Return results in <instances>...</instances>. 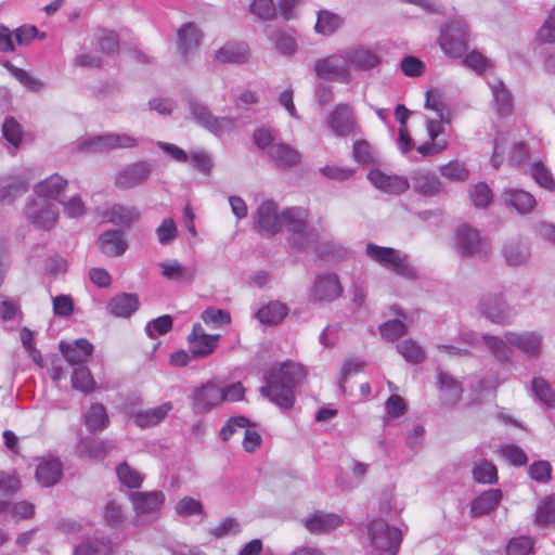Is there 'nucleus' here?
<instances>
[{
  "instance_id": "nucleus-44",
  "label": "nucleus",
  "mask_w": 555,
  "mask_h": 555,
  "mask_svg": "<svg viewBox=\"0 0 555 555\" xmlns=\"http://www.w3.org/2000/svg\"><path fill=\"white\" fill-rule=\"evenodd\" d=\"M18 488L20 480L16 477L0 473V513L7 511L10 498Z\"/></svg>"
},
{
  "instance_id": "nucleus-21",
  "label": "nucleus",
  "mask_w": 555,
  "mask_h": 555,
  "mask_svg": "<svg viewBox=\"0 0 555 555\" xmlns=\"http://www.w3.org/2000/svg\"><path fill=\"white\" fill-rule=\"evenodd\" d=\"M137 514H153L159 511L165 501L162 491L132 492L129 495Z\"/></svg>"
},
{
  "instance_id": "nucleus-18",
  "label": "nucleus",
  "mask_w": 555,
  "mask_h": 555,
  "mask_svg": "<svg viewBox=\"0 0 555 555\" xmlns=\"http://www.w3.org/2000/svg\"><path fill=\"white\" fill-rule=\"evenodd\" d=\"M343 524L344 519L340 515L323 511L312 513L305 520V527L311 533H327L337 529Z\"/></svg>"
},
{
  "instance_id": "nucleus-53",
  "label": "nucleus",
  "mask_w": 555,
  "mask_h": 555,
  "mask_svg": "<svg viewBox=\"0 0 555 555\" xmlns=\"http://www.w3.org/2000/svg\"><path fill=\"white\" fill-rule=\"evenodd\" d=\"M473 477L479 483H495L498 470L494 464L483 461L474 467Z\"/></svg>"
},
{
  "instance_id": "nucleus-60",
  "label": "nucleus",
  "mask_w": 555,
  "mask_h": 555,
  "mask_svg": "<svg viewBox=\"0 0 555 555\" xmlns=\"http://www.w3.org/2000/svg\"><path fill=\"white\" fill-rule=\"evenodd\" d=\"M482 339L498 359L507 361L511 358V350L505 338L486 335Z\"/></svg>"
},
{
  "instance_id": "nucleus-33",
  "label": "nucleus",
  "mask_w": 555,
  "mask_h": 555,
  "mask_svg": "<svg viewBox=\"0 0 555 555\" xmlns=\"http://www.w3.org/2000/svg\"><path fill=\"white\" fill-rule=\"evenodd\" d=\"M107 308L114 317L128 318L138 310L139 299L134 294L122 293L112 298Z\"/></svg>"
},
{
  "instance_id": "nucleus-11",
  "label": "nucleus",
  "mask_w": 555,
  "mask_h": 555,
  "mask_svg": "<svg viewBox=\"0 0 555 555\" xmlns=\"http://www.w3.org/2000/svg\"><path fill=\"white\" fill-rule=\"evenodd\" d=\"M478 309L482 315L493 323L509 322L515 315L504 298L498 294H488L480 298Z\"/></svg>"
},
{
  "instance_id": "nucleus-22",
  "label": "nucleus",
  "mask_w": 555,
  "mask_h": 555,
  "mask_svg": "<svg viewBox=\"0 0 555 555\" xmlns=\"http://www.w3.org/2000/svg\"><path fill=\"white\" fill-rule=\"evenodd\" d=\"M250 51L246 42H227L215 53V59L221 64H244L249 60Z\"/></svg>"
},
{
  "instance_id": "nucleus-36",
  "label": "nucleus",
  "mask_w": 555,
  "mask_h": 555,
  "mask_svg": "<svg viewBox=\"0 0 555 555\" xmlns=\"http://www.w3.org/2000/svg\"><path fill=\"white\" fill-rule=\"evenodd\" d=\"M171 410L172 403L164 402L158 406L138 412L134 415V424L141 428L155 426L160 423Z\"/></svg>"
},
{
  "instance_id": "nucleus-42",
  "label": "nucleus",
  "mask_w": 555,
  "mask_h": 555,
  "mask_svg": "<svg viewBox=\"0 0 555 555\" xmlns=\"http://www.w3.org/2000/svg\"><path fill=\"white\" fill-rule=\"evenodd\" d=\"M343 23L344 21L338 14L321 10L318 12L314 29L317 34L327 37L334 35L343 26Z\"/></svg>"
},
{
  "instance_id": "nucleus-26",
  "label": "nucleus",
  "mask_w": 555,
  "mask_h": 555,
  "mask_svg": "<svg viewBox=\"0 0 555 555\" xmlns=\"http://www.w3.org/2000/svg\"><path fill=\"white\" fill-rule=\"evenodd\" d=\"M140 211L134 206L114 204L103 214L107 222L129 228L140 219Z\"/></svg>"
},
{
  "instance_id": "nucleus-54",
  "label": "nucleus",
  "mask_w": 555,
  "mask_h": 555,
  "mask_svg": "<svg viewBox=\"0 0 555 555\" xmlns=\"http://www.w3.org/2000/svg\"><path fill=\"white\" fill-rule=\"evenodd\" d=\"M160 245H170L178 236V229L172 218H165L155 230Z\"/></svg>"
},
{
  "instance_id": "nucleus-34",
  "label": "nucleus",
  "mask_w": 555,
  "mask_h": 555,
  "mask_svg": "<svg viewBox=\"0 0 555 555\" xmlns=\"http://www.w3.org/2000/svg\"><path fill=\"white\" fill-rule=\"evenodd\" d=\"M438 384L442 392L441 399L443 404L447 406H453L456 404L463 392L461 384L444 372H439Z\"/></svg>"
},
{
  "instance_id": "nucleus-28",
  "label": "nucleus",
  "mask_w": 555,
  "mask_h": 555,
  "mask_svg": "<svg viewBox=\"0 0 555 555\" xmlns=\"http://www.w3.org/2000/svg\"><path fill=\"white\" fill-rule=\"evenodd\" d=\"M60 350L64 359L72 365L85 362L93 351L92 344L85 339L79 338L73 344L61 341Z\"/></svg>"
},
{
  "instance_id": "nucleus-43",
  "label": "nucleus",
  "mask_w": 555,
  "mask_h": 555,
  "mask_svg": "<svg viewBox=\"0 0 555 555\" xmlns=\"http://www.w3.org/2000/svg\"><path fill=\"white\" fill-rule=\"evenodd\" d=\"M109 420L103 404L95 403L85 415V424L90 433H99L108 426Z\"/></svg>"
},
{
  "instance_id": "nucleus-57",
  "label": "nucleus",
  "mask_w": 555,
  "mask_h": 555,
  "mask_svg": "<svg viewBox=\"0 0 555 555\" xmlns=\"http://www.w3.org/2000/svg\"><path fill=\"white\" fill-rule=\"evenodd\" d=\"M378 330L385 340L393 341L405 334L406 326L401 320L395 319L385 322Z\"/></svg>"
},
{
  "instance_id": "nucleus-10",
  "label": "nucleus",
  "mask_w": 555,
  "mask_h": 555,
  "mask_svg": "<svg viewBox=\"0 0 555 555\" xmlns=\"http://www.w3.org/2000/svg\"><path fill=\"white\" fill-rule=\"evenodd\" d=\"M153 166L150 162L141 160L130 164L119 170L115 177V185L120 190L134 189L144 184L151 177Z\"/></svg>"
},
{
  "instance_id": "nucleus-4",
  "label": "nucleus",
  "mask_w": 555,
  "mask_h": 555,
  "mask_svg": "<svg viewBox=\"0 0 555 555\" xmlns=\"http://www.w3.org/2000/svg\"><path fill=\"white\" fill-rule=\"evenodd\" d=\"M468 26L464 18L455 17L441 30L439 44L450 57H461L467 50Z\"/></svg>"
},
{
  "instance_id": "nucleus-25",
  "label": "nucleus",
  "mask_w": 555,
  "mask_h": 555,
  "mask_svg": "<svg viewBox=\"0 0 555 555\" xmlns=\"http://www.w3.org/2000/svg\"><path fill=\"white\" fill-rule=\"evenodd\" d=\"M100 250L109 257H118L125 254L128 244L124 238V232L119 230H107L98 238Z\"/></svg>"
},
{
  "instance_id": "nucleus-30",
  "label": "nucleus",
  "mask_w": 555,
  "mask_h": 555,
  "mask_svg": "<svg viewBox=\"0 0 555 555\" xmlns=\"http://www.w3.org/2000/svg\"><path fill=\"white\" fill-rule=\"evenodd\" d=\"M503 498L500 489H489L480 493L472 501V517H480L496 508Z\"/></svg>"
},
{
  "instance_id": "nucleus-40",
  "label": "nucleus",
  "mask_w": 555,
  "mask_h": 555,
  "mask_svg": "<svg viewBox=\"0 0 555 555\" xmlns=\"http://www.w3.org/2000/svg\"><path fill=\"white\" fill-rule=\"evenodd\" d=\"M287 312L286 305L280 301H271L257 311L256 318L261 324L275 325L285 319Z\"/></svg>"
},
{
  "instance_id": "nucleus-62",
  "label": "nucleus",
  "mask_w": 555,
  "mask_h": 555,
  "mask_svg": "<svg viewBox=\"0 0 555 555\" xmlns=\"http://www.w3.org/2000/svg\"><path fill=\"white\" fill-rule=\"evenodd\" d=\"M534 541L527 535H521L512 539L506 545V555H528L532 547Z\"/></svg>"
},
{
  "instance_id": "nucleus-31",
  "label": "nucleus",
  "mask_w": 555,
  "mask_h": 555,
  "mask_svg": "<svg viewBox=\"0 0 555 555\" xmlns=\"http://www.w3.org/2000/svg\"><path fill=\"white\" fill-rule=\"evenodd\" d=\"M115 448L116 443L113 440H96L89 437L80 439L77 443V449L81 454L95 460H103Z\"/></svg>"
},
{
  "instance_id": "nucleus-2",
  "label": "nucleus",
  "mask_w": 555,
  "mask_h": 555,
  "mask_svg": "<svg viewBox=\"0 0 555 555\" xmlns=\"http://www.w3.org/2000/svg\"><path fill=\"white\" fill-rule=\"evenodd\" d=\"M365 255L379 266L409 280L418 278L417 270L410 263L409 256L392 247H383L369 243Z\"/></svg>"
},
{
  "instance_id": "nucleus-15",
  "label": "nucleus",
  "mask_w": 555,
  "mask_h": 555,
  "mask_svg": "<svg viewBox=\"0 0 555 555\" xmlns=\"http://www.w3.org/2000/svg\"><path fill=\"white\" fill-rule=\"evenodd\" d=\"M257 225L263 235L272 236L281 231V214L273 201H264L257 209Z\"/></svg>"
},
{
  "instance_id": "nucleus-63",
  "label": "nucleus",
  "mask_w": 555,
  "mask_h": 555,
  "mask_svg": "<svg viewBox=\"0 0 555 555\" xmlns=\"http://www.w3.org/2000/svg\"><path fill=\"white\" fill-rule=\"evenodd\" d=\"M272 40L275 49L283 55L291 56L296 52V40L285 31H278Z\"/></svg>"
},
{
  "instance_id": "nucleus-8",
  "label": "nucleus",
  "mask_w": 555,
  "mask_h": 555,
  "mask_svg": "<svg viewBox=\"0 0 555 555\" xmlns=\"http://www.w3.org/2000/svg\"><path fill=\"white\" fill-rule=\"evenodd\" d=\"M455 248L461 256H478L487 258L491 251V245L486 238H481L477 230L467 224L457 228L455 233Z\"/></svg>"
},
{
  "instance_id": "nucleus-56",
  "label": "nucleus",
  "mask_w": 555,
  "mask_h": 555,
  "mask_svg": "<svg viewBox=\"0 0 555 555\" xmlns=\"http://www.w3.org/2000/svg\"><path fill=\"white\" fill-rule=\"evenodd\" d=\"M469 196L473 205L478 208L487 207L492 201V192L483 182L475 184L469 190Z\"/></svg>"
},
{
  "instance_id": "nucleus-20",
  "label": "nucleus",
  "mask_w": 555,
  "mask_h": 555,
  "mask_svg": "<svg viewBox=\"0 0 555 555\" xmlns=\"http://www.w3.org/2000/svg\"><path fill=\"white\" fill-rule=\"evenodd\" d=\"M505 339L508 345L519 349L529 358H537L540 354L542 338L534 332H507L505 334Z\"/></svg>"
},
{
  "instance_id": "nucleus-59",
  "label": "nucleus",
  "mask_w": 555,
  "mask_h": 555,
  "mask_svg": "<svg viewBox=\"0 0 555 555\" xmlns=\"http://www.w3.org/2000/svg\"><path fill=\"white\" fill-rule=\"evenodd\" d=\"M440 173L449 179L456 181H465L468 179L469 171L464 164L452 160L440 167Z\"/></svg>"
},
{
  "instance_id": "nucleus-9",
  "label": "nucleus",
  "mask_w": 555,
  "mask_h": 555,
  "mask_svg": "<svg viewBox=\"0 0 555 555\" xmlns=\"http://www.w3.org/2000/svg\"><path fill=\"white\" fill-rule=\"evenodd\" d=\"M25 215L28 221L36 228L49 231L59 219V208L51 201L38 197L26 204Z\"/></svg>"
},
{
  "instance_id": "nucleus-64",
  "label": "nucleus",
  "mask_w": 555,
  "mask_h": 555,
  "mask_svg": "<svg viewBox=\"0 0 555 555\" xmlns=\"http://www.w3.org/2000/svg\"><path fill=\"white\" fill-rule=\"evenodd\" d=\"M537 37L541 43L555 42V7L551 10L547 18L538 30Z\"/></svg>"
},
{
  "instance_id": "nucleus-61",
  "label": "nucleus",
  "mask_w": 555,
  "mask_h": 555,
  "mask_svg": "<svg viewBox=\"0 0 555 555\" xmlns=\"http://www.w3.org/2000/svg\"><path fill=\"white\" fill-rule=\"evenodd\" d=\"M250 12L262 21H270L276 15V8L273 0H254Z\"/></svg>"
},
{
  "instance_id": "nucleus-3",
  "label": "nucleus",
  "mask_w": 555,
  "mask_h": 555,
  "mask_svg": "<svg viewBox=\"0 0 555 555\" xmlns=\"http://www.w3.org/2000/svg\"><path fill=\"white\" fill-rule=\"evenodd\" d=\"M308 212L300 207H289L281 212V230L292 233V243L298 249H308L318 243L314 230H307Z\"/></svg>"
},
{
  "instance_id": "nucleus-46",
  "label": "nucleus",
  "mask_w": 555,
  "mask_h": 555,
  "mask_svg": "<svg viewBox=\"0 0 555 555\" xmlns=\"http://www.w3.org/2000/svg\"><path fill=\"white\" fill-rule=\"evenodd\" d=\"M80 151L87 152H104L113 150V135L112 133L93 135L85 139L78 143Z\"/></svg>"
},
{
  "instance_id": "nucleus-14",
  "label": "nucleus",
  "mask_w": 555,
  "mask_h": 555,
  "mask_svg": "<svg viewBox=\"0 0 555 555\" xmlns=\"http://www.w3.org/2000/svg\"><path fill=\"white\" fill-rule=\"evenodd\" d=\"M488 86L492 94L493 108L498 116L507 117L514 111V98L505 82L500 78L488 80Z\"/></svg>"
},
{
  "instance_id": "nucleus-29",
  "label": "nucleus",
  "mask_w": 555,
  "mask_h": 555,
  "mask_svg": "<svg viewBox=\"0 0 555 555\" xmlns=\"http://www.w3.org/2000/svg\"><path fill=\"white\" fill-rule=\"evenodd\" d=\"M202 33L194 23H186L178 30V50L186 60L199 47Z\"/></svg>"
},
{
  "instance_id": "nucleus-12",
  "label": "nucleus",
  "mask_w": 555,
  "mask_h": 555,
  "mask_svg": "<svg viewBox=\"0 0 555 555\" xmlns=\"http://www.w3.org/2000/svg\"><path fill=\"white\" fill-rule=\"evenodd\" d=\"M326 126L336 137H346L357 127L356 117L348 104H337L326 118Z\"/></svg>"
},
{
  "instance_id": "nucleus-27",
  "label": "nucleus",
  "mask_w": 555,
  "mask_h": 555,
  "mask_svg": "<svg viewBox=\"0 0 555 555\" xmlns=\"http://www.w3.org/2000/svg\"><path fill=\"white\" fill-rule=\"evenodd\" d=\"M63 465L57 459H42L36 469V479L43 487H52L61 480Z\"/></svg>"
},
{
  "instance_id": "nucleus-13",
  "label": "nucleus",
  "mask_w": 555,
  "mask_h": 555,
  "mask_svg": "<svg viewBox=\"0 0 555 555\" xmlns=\"http://www.w3.org/2000/svg\"><path fill=\"white\" fill-rule=\"evenodd\" d=\"M221 402V387L211 382L196 388L192 396V409L196 414L207 413Z\"/></svg>"
},
{
  "instance_id": "nucleus-23",
  "label": "nucleus",
  "mask_w": 555,
  "mask_h": 555,
  "mask_svg": "<svg viewBox=\"0 0 555 555\" xmlns=\"http://www.w3.org/2000/svg\"><path fill=\"white\" fill-rule=\"evenodd\" d=\"M349 68L370 70L380 63L379 56L372 50L357 47L344 49Z\"/></svg>"
},
{
  "instance_id": "nucleus-7",
  "label": "nucleus",
  "mask_w": 555,
  "mask_h": 555,
  "mask_svg": "<svg viewBox=\"0 0 555 555\" xmlns=\"http://www.w3.org/2000/svg\"><path fill=\"white\" fill-rule=\"evenodd\" d=\"M189 108L194 119L215 135H223L236 129L235 119L214 116L206 105L195 99L189 100Z\"/></svg>"
},
{
  "instance_id": "nucleus-50",
  "label": "nucleus",
  "mask_w": 555,
  "mask_h": 555,
  "mask_svg": "<svg viewBox=\"0 0 555 555\" xmlns=\"http://www.w3.org/2000/svg\"><path fill=\"white\" fill-rule=\"evenodd\" d=\"M116 474L119 481L130 489L140 488L143 481V476L127 463H121L116 467Z\"/></svg>"
},
{
  "instance_id": "nucleus-55",
  "label": "nucleus",
  "mask_w": 555,
  "mask_h": 555,
  "mask_svg": "<svg viewBox=\"0 0 555 555\" xmlns=\"http://www.w3.org/2000/svg\"><path fill=\"white\" fill-rule=\"evenodd\" d=\"M172 327V319L165 314L151 320L145 325V333L150 338L167 334Z\"/></svg>"
},
{
  "instance_id": "nucleus-45",
  "label": "nucleus",
  "mask_w": 555,
  "mask_h": 555,
  "mask_svg": "<svg viewBox=\"0 0 555 555\" xmlns=\"http://www.w3.org/2000/svg\"><path fill=\"white\" fill-rule=\"evenodd\" d=\"M398 352L405 359V361L417 364L425 359L423 348L413 339H404L396 346Z\"/></svg>"
},
{
  "instance_id": "nucleus-58",
  "label": "nucleus",
  "mask_w": 555,
  "mask_h": 555,
  "mask_svg": "<svg viewBox=\"0 0 555 555\" xmlns=\"http://www.w3.org/2000/svg\"><path fill=\"white\" fill-rule=\"evenodd\" d=\"M5 67L11 72L14 78L17 79L28 90L36 92L41 89L42 82L30 76L29 73L25 69L18 68L9 62L5 64Z\"/></svg>"
},
{
  "instance_id": "nucleus-52",
  "label": "nucleus",
  "mask_w": 555,
  "mask_h": 555,
  "mask_svg": "<svg viewBox=\"0 0 555 555\" xmlns=\"http://www.w3.org/2000/svg\"><path fill=\"white\" fill-rule=\"evenodd\" d=\"M531 176L541 188L548 191L555 190V180L553 175L542 162H535L532 164Z\"/></svg>"
},
{
  "instance_id": "nucleus-6",
  "label": "nucleus",
  "mask_w": 555,
  "mask_h": 555,
  "mask_svg": "<svg viewBox=\"0 0 555 555\" xmlns=\"http://www.w3.org/2000/svg\"><path fill=\"white\" fill-rule=\"evenodd\" d=\"M369 535L378 555H397L402 541V532L398 528L383 520H373L369 525Z\"/></svg>"
},
{
  "instance_id": "nucleus-38",
  "label": "nucleus",
  "mask_w": 555,
  "mask_h": 555,
  "mask_svg": "<svg viewBox=\"0 0 555 555\" xmlns=\"http://www.w3.org/2000/svg\"><path fill=\"white\" fill-rule=\"evenodd\" d=\"M162 274L178 282L191 283L196 276L195 267H184L178 260L163 261L160 264Z\"/></svg>"
},
{
  "instance_id": "nucleus-17",
  "label": "nucleus",
  "mask_w": 555,
  "mask_h": 555,
  "mask_svg": "<svg viewBox=\"0 0 555 555\" xmlns=\"http://www.w3.org/2000/svg\"><path fill=\"white\" fill-rule=\"evenodd\" d=\"M341 293L343 288L337 275L328 273L317 276L310 296L314 301H332Z\"/></svg>"
},
{
  "instance_id": "nucleus-19",
  "label": "nucleus",
  "mask_w": 555,
  "mask_h": 555,
  "mask_svg": "<svg viewBox=\"0 0 555 555\" xmlns=\"http://www.w3.org/2000/svg\"><path fill=\"white\" fill-rule=\"evenodd\" d=\"M367 179L376 189L391 194H400L409 189V181L405 177L388 176L379 169H371Z\"/></svg>"
},
{
  "instance_id": "nucleus-32",
  "label": "nucleus",
  "mask_w": 555,
  "mask_h": 555,
  "mask_svg": "<svg viewBox=\"0 0 555 555\" xmlns=\"http://www.w3.org/2000/svg\"><path fill=\"white\" fill-rule=\"evenodd\" d=\"M67 180L57 173L51 175L49 178L38 182L34 191L38 197L47 198L48 201L57 199L60 194L66 189Z\"/></svg>"
},
{
  "instance_id": "nucleus-1",
  "label": "nucleus",
  "mask_w": 555,
  "mask_h": 555,
  "mask_svg": "<svg viewBox=\"0 0 555 555\" xmlns=\"http://www.w3.org/2000/svg\"><path fill=\"white\" fill-rule=\"evenodd\" d=\"M306 367L300 363L292 360L275 363L264 371V385L259 391L281 410L288 411L295 404V389L306 380Z\"/></svg>"
},
{
  "instance_id": "nucleus-5",
  "label": "nucleus",
  "mask_w": 555,
  "mask_h": 555,
  "mask_svg": "<svg viewBox=\"0 0 555 555\" xmlns=\"http://www.w3.org/2000/svg\"><path fill=\"white\" fill-rule=\"evenodd\" d=\"M313 70L315 75L323 80L341 83H349L352 80V74L348 66L344 49L325 57L318 59L314 63Z\"/></svg>"
},
{
  "instance_id": "nucleus-48",
  "label": "nucleus",
  "mask_w": 555,
  "mask_h": 555,
  "mask_svg": "<svg viewBox=\"0 0 555 555\" xmlns=\"http://www.w3.org/2000/svg\"><path fill=\"white\" fill-rule=\"evenodd\" d=\"M535 522L540 526L555 525V495L541 501L535 512Z\"/></svg>"
},
{
  "instance_id": "nucleus-47",
  "label": "nucleus",
  "mask_w": 555,
  "mask_h": 555,
  "mask_svg": "<svg viewBox=\"0 0 555 555\" xmlns=\"http://www.w3.org/2000/svg\"><path fill=\"white\" fill-rule=\"evenodd\" d=\"M72 386L85 393L91 392L94 389L95 382L88 367L78 366L74 370L72 375Z\"/></svg>"
},
{
  "instance_id": "nucleus-24",
  "label": "nucleus",
  "mask_w": 555,
  "mask_h": 555,
  "mask_svg": "<svg viewBox=\"0 0 555 555\" xmlns=\"http://www.w3.org/2000/svg\"><path fill=\"white\" fill-rule=\"evenodd\" d=\"M267 155L271 162L281 169L295 167L301 160V155L297 150L282 142L273 144Z\"/></svg>"
},
{
  "instance_id": "nucleus-37",
  "label": "nucleus",
  "mask_w": 555,
  "mask_h": 555,
  "mask_svg": "<svg viewBox=\"0 0 555 555\" xmlns=\"http://www.w3.org/2000/svg\"><path fill=\"white\" fill-rule=\"evenodd\" d=\"M502 255L508 266L516 267L529 260L530 251L526 243L511 240L504 244Z\"/></svg>"
},
{
  "instance_id": "nucleus-16",
  "label": "nucleus",
  "mask_w": 555,
  "mask_h": 555,
  "mask_svg": "<svg viewBox=\"0 0 555 555\" xmlns=\"http://www.w3.org/2000/svg\"><path fill=\"white\" fill-rule=\"evenodd\" d=\"M220 335H208L199 323L193 325L189 335V347L193 357L205 358L214 352Z\"/></svg>"
},
{
  "instance_id": "nucleus-35",
  "label": "nucleus",
  "mask_w": 555,
  "mask_h": 555,
  "mask_svg": "<svg viewBox=\"0 0 555 555\" xmlns=\"http://www.w3.org/2000/svg\"><path fill=\"white\" fill-rule=\"evenodd\" d=\"M28 181L23 176H8L0 178V203L12 202L15 196L25 193Z\"/></svg>"
},
{
  "instance_id": "nucleus-39",
  "label": "nucleus",
  "mask_w": 555,
  "mask_h": 555,
  "mask_svg": "<svg viewBox=\"0 0 555 555\" xmlns=\"http://www.w3.org/2000/svg\"><path fill=\"white\" fill-rule=\"evenodd\" d=\"M505 202L520 214L530 212L537 202L529 192L519 189H509L503 193Z\"/></svg>"
},
{
  "instance_id": "nucleus-49",
  "label": "nucleus",
  "mask_w": 555,
  "mask_h": 555,
  "mask_svg": "<svg viewBox=\"0 0 555 555\" xmlns=\"http://www.w3.org/2000/svg\"><path fill=\"white\" fill-rule=\"evenodd\" d=\"M535 397L548 408H555V389L541 377H534L531 382Z\"/></svg>"
},
{
  "instance_id": "nucleus-41",
  "label": "nucleus",
  "mask_w": 555,
  "mask_h": 555,
  "mask_svg": "<svg viewBox=\"0 0 555 555\" xmlns=\"http://www.w3.org/2000/svg\"><path fill=\"white\" fill-rule=\"evenodd\" d=\"M413 188L416 193L424 196H434L442 188L441 182L436 175L431 172H420L412 177Z\"/></svg>"
},
{
  "instance_id": "nucleus-51",
  "label": "nucleus",
  "mask_w": 555,
  "mask_h": 555,
  "mask_svg": "<svg viewBox=\"0 0 555 555\" xmlns=\"http://www.w3.org/2000/svg\"><path fill=\"white\" fill-rule=\"evenodd\" d=\"M99 48L103 53L113 54L119 49V37L116 31L99 28L96 31Z\"/></svg>"
}]
</instances>
